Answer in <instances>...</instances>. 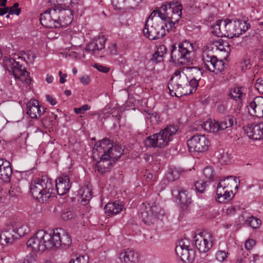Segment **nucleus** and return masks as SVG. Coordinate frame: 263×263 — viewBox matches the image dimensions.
<instances>
[{"mask_svg":"<svg viewBox=\"0 0 263 263\" xmlns=\"http://www.w3.org/2000/svg\"><path fill=\"white\" fill-rule=\"evenodd\" d=\"M105 47V40L102 37L93 41L87 44L85 50L95 54L97 51L103 49Z\"/></svg>","mask_w":263,"mask_h":263,"instance_id":"28","label":"nucleus"},{"mask_svg":"<svg viewBox=\"0 0 263 263\" xmlns=\"http://www.w3.org/2000/svg\"><path fill=\"white\" fill-rule=\"evenodd\" d=\"M171 79H173L174 81L178 83L181 84L182 86L187 89H192L193 88L190 85V80L185 74L182 73L180 70H176Z\"/></svg>","mask_w":263,"mask_h":263,"instance_id":"26","label":"nucleus"},{"mask_svg":"<svg viewBox=\"0 0 263 263\" xmlns=\"http://www.w3.org/2000/svg\"><path fill=\"white\" fill-rule=\"evenodd\" d=\"M45 97L47 101L51 105H54L57 104V102L56 100L49 95H46Z\"/></svg>","mask_w":263,"mask_h":263,"instance_id":"58","label":"nucleus"},{"mask_svg":"<svg viewBox=\"0 0 263 263\" xmlns=\"http://www.w3.org/2000/svg\"><path fill=\"white\" fill-rule=\"evenodd\" d=\"M21 9L17 8L16 9H13L11 7V11H9V14H16L18 15L21 13Z\"/></svg>","mask_w":263,"mask_h":263,"instance_id":"60","label":"nucleus"},{"mask_svg":"<svg viewBox=\"0 0 263 263\" xmlns=\"http://www.w3.org/2000/svg\"><path fill=\"white\" fill-rule=\"evenodd\" d=\"M66 10L62 5L58 4L48 9L41 14L40 23L47 28H57L70 24L71 20L68 16H65Z\"/></svg>","mask_w":263,"mask_h":263,"instance_id":"4","label":"nucleus"},{"mask_svg":"<svg viewBox=\"0 0 263 263\" xmlns=\"http://www.w3.org/2000/svg\"><path fill=\"white\" fill-rule=\"evenodd\" d=\"M111 3L115 9L126 8L125 0H111Z\"/></svg>","mask_w":263,"mask_h":263,"instance_id":"44","label":"nucleus"},{"mask_svg":"<svg viewBox=\"0 0 263 263\" xmlns=\"http://www.w3.org/2000/svg\"><path fill=\"white\" fill-rule=\"evenodd\" d=\"M243 105V102H234V103L232 105L231 110L232 114L229 115V116H234L236 117L237 122L242 117V108Z\"/></svg>","mask_w":263,"mask_h":263,"instance_id":"32","label":"nucleus"},{"mask_svg":"<svg viewBox=\"0 0 263 263\" xmlns=\"http://www.w3.org/2000/svg\"><path fill=\"white\" fill-rule=\"evenodd\" d=\"M27 113L32 119H37L45 111L44 107L41 109L39 102L35 100L29 101L27 104Z\"/></svg>","mask_w":263,"mask_h":263,"instance_id":"23","label":"nucleus"},{"mask_svg":"<svg viewBox=\"0 0 263 263\" xmlns=\"http://www.w3.org/2000/svg\"><path fill=\"white\" fill-rule=\"evenodd\" d=\"M226 191H228V190H227L226 188L224 187V186H223L221 184H220V183L219 182L217 187L216 195H221V194L224 193V192H226ZM229 191H230V190H229Z\"/></svg>","mask_w":263,"mask_h":263,"instance_id":"55","label":"nucleus"},{"mask_svg":"<svg viewBox=\"0 0 263 263\" xmlns=\"http://www.w3.org/2000/svg\"><path fill=\"white\" fill-rule=\"evenodd\" d=\"M72 242L69 234L62 228H57L48 233L39 230L27 242L28 248L34 252L45 250H53L59 247L67 248Z\"/></svg>","mask_w":263,"mask_h":263,"instance_id":"2","label":"nucleus"},{"mask_svg":"<svg viewBox=\"0 0 263 263\" xmlns=\"http://www.w3.org/2000/svg\"><path fill=\"white\" fill-rule=\"evenodd\" d=\"M168 88L171 96L180 97L182 96L189 95L195 92V90L187 89L178 83L173 79H171L168 83Z\"/></svg>","mask_w":263,"mask_h":263,"instance_id":"17","label":"nucleus"},{"mask_svg":"<svg viewBox=\"0 0 263 263\" xmlns=\"http://www.w3.org/2000/svg\"><path fill=\"white\" fill-rule=\"evenodd\" d=\"M163 8L162 10L165 11L164 16H162L161 25H164V29L166 28L168 32L181 18L183 7L178 2H172L165 5Z\"/></svg>","mask_w":263,"mask_h":263,"instance_id":"7","label":"nucleus"},{"mask_svg":"<svg viewBox=\"0 0 263 263\" xmlns=\"http://www.w3.org/2000/svg\"><path fill=\"white\" fill-rule=\"evenodd\" d=\"M203 175L209 183L214 180V173L213 169L211 167H206L203 170Z\"/></svg>","mask_w":263,"mask_h":263,"instance_id":"40","label":"nucleus"},{"mask_svg":"<svg viewBox=\"0 0 263 263\" xmlns=\"http://www.w3.org/2000/svg\"><path fill=\"white\" fill-rule=\"evenodd\" d=\"M143 31L144 36L151 40L161 38L166 34L164 25L149 21H146Z\"/></svg>","mask_w":263,"mask_h":263,"instance_id":"10","label":"nucleus"},{"mask_svg":"<svg viewBox=\"0 0 263 263\" xmlns=\"http://www.w3.org/2000/svg\"><path fill=\"white\" fill-rule=\"evenodd\" d=\"M143 0H125L126 9H136Z\"/></svg>","mask_w":263,"mask_h":263,"instance_id":"43","label":"nucleus"},{"mask_svg":"<svg viewBox=\"0 0 263 263\" xmlns=\"http://www.w3.org/2000/svg\"><path fill=\"white\" fill-rule=\"evenodd\" d=\"M187 145L191 152L202 153L208 149L210 141L204 135H196L187 141Z\"/></svg>","mask_w":263,"mask_h":263,"instance_id":"11","label":"nucleus"},{"mask_svg":"<svg viewBox=\"0 0 263 263\" xmlns=\"http://www.w3.org/2000/svg\"><path fill=\"white\" fill-rule=\"evenodd\" d=\"M228 106L226 103H220L217 105V110L218 112L224 114L227 112Z\"/></svg>","mask_w":263,"mask_h":263,"instance_id":"50","label":"nucleus"},{"mask_svg":"<svg viewBox=\"0 0 263 263\" xmlns=\"http://www.w3.org/2000/svg\"><path fill=\"white\" fill-rule=\"evenodd\" d=\"M124 206L121 202L118 201L114 202H108L104 208L105 212L107 215H116L119 213Z\"/></svg>","mask_w":263,"mask_h":263,"instance_id":"27","label":"nucleus"},{"mask_svg":"<svg viewBox=\"0 0 263 263\" xmlns=\"http://www.w3.org/2000/svg\"><path fill=\"white\" fill-rule=\"evenodd\" d=\"M53 76L49 75V74L47 75L46 81L47 83H48V84L51 83L53 82Z\"/></svg>","mask_w":263,"mask_h":263,"instance_id":"62","label":"nucleus"},{"mask_svg":"<svg viewBox=\"0 0 263 263\" xmlns=\"http://www.w3.org/2000/svg\"><path fill=\"white\" fill-rule=\"evenodd\" d=\"M217 59V57L214 55L204 53L202 55V61L204 67L211 71Z\"/></svg>","mask_w":263,"mask_h":263,"instance_id":"31","label":"nucleus"},{"mask_svg":"<svg viewBox=\"0 0 263 263\" xmlns=\"http://www.w3.org/2000/svg\"><path fill=\"white\" fill-rule=\"evenodd\" d=\"M249 114L251 116L260 117L263 110V97L257 96L247 106Z\"/></svg>","mask_w":263,"mask_h":263,"instance_id":"19","label":"nucleus"},{"mask_svg":"<svg viewBox=\"0 0 263 263\" xmlns=\"http://www.w3.org/2000/svg\"><path fill=\"white\" fill-rule=\"evenodd\" d=\"M67 74L66 73H64L63 75L60 77V83L61 84L64 83L66 81Z\"/></svg>","mask_w":263,"mask_h":263,"instance_id":"63","label":"nucleus"},{"mask_svg":"<svg viewBox=\"0 0 263 263\" xmlns=\"http://www.w3.org/2000/svg\"><path fill=\"white\" fill-rule=\"evenodd\" d=\"M255 86L259 93H263V79L259 78L257 79Z\"/></svg>","mask_w":263,"mask_h":263,"instance_id":"49","label":"nucleus"},{"mask_svg":"<svg viewBox=\"0 0 263 263\" xmlns=\"http://www.w3.org/2000/svg\"><path fill=\"white\" fill-rule=\"evenodd\" d=\"M202 127L209 133H215L220 130L219 122L210 119L201 125Z\"/></svg>","mask_w":263,"mask_h":263,"instance_id":"30","label":"nucleus"},{"mask_svg":"<svg viewBox=\"0 0 263 263\" xmlns=\"http://www.w3.org/2000/svg\"><path fill=\"white\" fill-rule=\"evenodd\" d=\"M208 185L207 181L201 180L196 181L194 184L195 190L200 193H204Z\"/></svg>","mask_w":263,"mask_h":263,"instance_id":"41","label":"nucleus"},{"mask_svg":"<svg viewBox=\"0 0 263 263\" xmlns=\"http://www.w3.org/2000/svg\"><path fill=\"white\" fill-rule=\"evenodd\" d=\"M228 98L233 100L235 102H243L246 98L245 89L241 86L232 87L228 93Z\"/></svg>","mask_w":263,"mask_h":263,"instance_id":"22","label":"nucleus"},{"mask_svg":"<svg viewBox=\"0 0 263 263\" xmlns=\"http://www.w3.org/2000/svg\"><path fill=\"white\" fill-rule=\"evenodd\" d=\"M119 258L125 263H135L138 261V254L134 250L127 249L120 253Z\"/></svg>","mask_w":263,"mask_h":263,"instance_id":"25","label":"nucleus"},{"mask_svg":"<svg viewBox=\"0 0 263 263\" xmlns=\"http://www.w3.org/2000/svg\"><path fill=\"white\" fill-rule=\"evenodd\" d=\"M194 51L193 44L187 41H184L172 46L170 61L180 65H188L192 63L191 55Z\"/></svg>","mask_w":263,"mask_h":263,"instance_id":"6","label":"nucleus"},{"mask_svg":"<svg viewBox=\"0 0 263 263\" xmlns=\"http://www.w3.org/2000/svg\"><path fill=\"white\" fill-rule=\"evenodd\" d=\"M245 134L254 140L263 139V122L251 123L243 127Z\"/></svg>","mask_w":263,"mask_h":263,"instance_id":"16","label":"nucleus"},{"mask_svg":"<svg viewBox=\"0 0 263 263\" xmlns=\"http://www.w3.org/2000/svg\"><path fill=\"white\" fill-rule=\"evenodd\" d=\"M152 61L156 63L161 62L163 60V57L161 54L158 53L156 51L152 55Z\"/></svg>","mask_w":263,"mask_h":263,"instance_id":"51","label":"nucleus"},{"mask_svg":"<svg viewBox=\"0 0 263 263\" xmlns=\"http://www.w3.org/2000/svg\"><path fill=\"white\" fill-rule=\"evenodd\" d=\"M178 130L177 125H167L158 133L147 137L144 141L145 145L147 147H164L172 141Z\"/></svg>","mask_w":263,"mask_h":263,"instance_id":"5","label":"nucleus"},{"mask_svg":"<svg viewBox=\"0 0 263 263\" xmlns=\"http://www.w3.org/2000/svg\"><path fill=\"white\" fill-rule=\"evenodd\" d=\"M246 222L253 229H257L261 224V220L253 216L248 218Z\"/></svg>","mask_w":263,"mask_h":263,"instance_id":"42","label":"nucleus"},{"mask_svg":"<svg viewBox=\"0 0 263 263\" xmlns=\"http://www.w3.org/2000/svg\"><path fill=\"white\" fill-rule=\"evenodd\" d=\"M8 63L10 64V68L12 74L16 80L20 81L28 85L31 83V79L25 68H23L22 65L19 62L15 61L13 59L10 58Z\"/></svg>","mask_w":263,"mask_h":263,"instance_id":"13","label":"nucleus"},{"mask_svg":"<svg viewBox=\"0 0 263 263\" xmlns=\"http://www.w3.org/2000/svg\"><path fill=\"white\" fill-rule=\"evenodd\" d=\"M90 109V106L87 104H84L79 108H74L73 110L77 114H83L85 111Z\"/></svg>","mask_w":263,"mask_h":263,"instance_id":"47","label":"nucleus"},{"mask_svg":"<svg viewBox=\"0 0 263 263\" xmlns=\"http://www.w3.org/2000/svg\"><path fill=\"white\" fill-rule=\"evenodd\" d=\"M75 216L74 213L72 211L63 212L62 213V218L64 220H68L71 219Z\"/></svg>","mask_w":263,"mask_h":263,"instance_id":"48","label":"nucleus"},{"mask_svg":"<svg viewBox=\"0 0 263 263\" xmlns=\"http://www.w3.org/2000/svg\"><path fill=\"white\" fill-rule=\"evenodd\" d=\"M181 171L180 169L173 168L169 170L166 174V178L168 181H174L180 177Z\"/></svg>","mask_w":263,"mask_h":263,"instance_id":"37","label":"nucleus"},{"mask_svg":"<svg viewBox=\"0 0 263 263\" xmlns=\"http://www.w3.org/2000/svg\"><path fill=\"white\" fill-rule=\"evenodd\" d=\"M237 119L234 116H227L223 120L219 122L220 130H224L236 125Z\"/></svg>","mask_w":263,"mask_h":263,"instance_id":"29","label":"nucleus"},{"mask_svg":"<svg viewBox=\"0 0 263 263\" xmlns=\"http://www.w3.org/2000/svg\"><path fill=\"white\" fill-rule=\"evenodd\" d=\"M234 21L236 24V27H238L239 28L237 30L238 36L240 34L245 33L250 27L249 23H248L246 21L234 19Z\"/></svg>","mask_w":263,"mask_h":263,"instance_id":"36","label":"nucleus"},{"mask_svg":"<svg viewBox=\"0 0 263 263\" xmlns=\"http://www.w3.org/2000/svg\"><path fill=\"white\" fill-rule=\"evenodd\" d=\"M227 254L224 251H218L216 253L215 256L217 260L220 262L223 261L227 257Z\"/></svg>","mask_w":263,"mask_h":263,"instance_id":"46","label":"nucleus"},{"mask_svg":"<svg viewBox=\"0 0 263 263\" xmlns=\"http://www.w3.org/2000/svg\"><path fill=\"white\" fill-rule=\"evenodd\" d=\"M16 228L14 222H8L0 234V242L2 245H12L17 238L15 233Z\"/></svg>","mask_w":263,"mask_h":263,"instance_id":"14","label":"nucleus"},{"mask_svg":"<svg viewBox=\"0 0 263 263\" xmlns=\"http://www.w3.org/2000/svg\"><path fill=\"white\" fill-rule=\"evenodd\" d=\"M233 197V193H231L230 191H226L224 193H222L221 195H217L216 200L218 202L225 203L231 200Z\"/></svg>","mask_w":263,"mask_h":263,"instance_id":"38","label":"nucleus"},{"mask_svg":"<svg viewBox=\"0 0 263 263\" xmlns=\"http://www.w3.org/2000/svg\"><path fill=\"white\" fill-rule=\"evenodd\" d=\"M235 28L236 24L234 19L219 20L212 26V32L217 36H224L232 39L235 36H238Z\"/></svg>","mask_w":263,"mask_h":263,"instance_id":"8","label":"nucleus"},{"mask_svg":"<svg viewBox=\"0 0 263 263\" xmlns=\"http://www.w3.org/2000/svg\"><path fill=\"white\" fill-rule=\"evenodd\" d=\"M175 252L178 256L180 258L182 263H192L194 259V253L192 249H189V246L185 245L181 240L176 246Z\"/></svg>","mask_w":263,"mask_h":263,"instance_id":"15","label":"nucleus"},{"mask_svg":"<svg viewBox=\"0 0 263 263\" xmlns=\"http://www.w3.org/2000/svg\"><path fill=\"white\" fill-rule=\"evenodd\" d=\"M79 194L82 199V203L84 204H86L92 198L91 190L88 186L82 187Z\"/></svg>","mask_w":263,"mask_h":263,"instance_id":"34","label":"nucleus"},{"mask_svg":"<svg viewBox=\"0 0 263 263\" xmlns=\"http://www.w3.org/2000/svg\"><path fill=\"white\" fill-rule=\"evenodd\" d=\"M166 50H167L166 48L164 45H160L158 47L157 50L156 51V52L158 53L161 54V55L162 57H163V55L165 54H166Z\"/></svg>","mask_w":263,"mask_h":263,"instance_id":"56","label":"nucleus"},{"mask_svg":"<svg viewBox=\"0 0 263 263\" xmlns=\"http://www.w3.org/2000/svg\"><path fill=\"white\" fill-rule=\"evenodd\" d=\"M11 7H5V8H2V10L4 13V14L5 15L8 12H9L11 11Z\"/></svg>","mask_w":263,"mask_h":263,"instance_id":"64","label":"nucleus"},{"mask_svg":"<svg viewBox=\"0 0 263 263\" xmlns=\"http://www.w3.org/2000/svg\"><path fill=\"white\" fill-rule=\"evenodd\" d=\"M93 67L96 68L99 71L103 72L104 73H107L109 70V68L107 67L104 66L99 64H95L93 65Z\"/></svg>","mask_w":263,"mask_h":263,"instance_id":"53","label":"nucleus"},{"mask_svg":"<svg viewBox=\"0 0 263 263\" xmlns=\"http://www.w3.org/2000/svg\"><path fill=\"white\" fill-rule=\"evenodd\" d=\"M165 215V212L161 207L154 203L152 205L148 204L145 209L142 210L140 218L145 224L150 225L155 223L158 219L162 220Z\"/></svg>","mask_w":263,"mask_h":263,"instance_id":"9","label":"nucleus"},{"mask_svg":"<svg viewBox=\"0 0 263 263\" xmlns=\"http://www.w3.org/2000/svg\"><path fill=\"white\" fill-rule=\"evenodd\" d=\"M80 81L83 85H87L90 81V79L88 76H84L80 78Z\"/></svg>","mask_w":263,"mask_h":263,"instance_id":"59","label":"nucleus"},{"mask_svg":"<svg viewBox=\"0 0 263 263\" xmlns=\"http://www.w3.org/2000/svg\"><path fill=\"white\" fill-rule=\"evenodd\" d=\"M216 46L217 47L218 49L220 51L225 50V49L224 48L223 44L224 42L222 41V43L221 42L219 41L216 43Z\"/></svg>","mask_w":263,"mask_h":263,"instance_id":"61","label":"nucleus"},{"mask_svg":"<svg viewBox=\"0 0 263 263\" xmlns=\"http://www.w3.org/2000/svg\"><path fill=\"white\" fill-rule=\"evenodd\" d=\"M20 192L17 187L11 186L9 191V195L10 197H14L17 196Z\"/></svg>","mask_w":263,"mask_h":263,"instance_id":"54","label":"nucleus"},{"mask_svg":"<svg viewBox=\"0 0 263 263\" xmlns=\"http://www.w3.org/2000/svg\"><path fill=\"white\" fill-rule=\"evenodd\" d=\"M165 5L162 6L160 10H154L153 11L150 15L148 16L146 21H153L155 23L161 22L162 20V16H164L165 11H163L162 9L164 8Z\"/></svg>","mask_w":263,"mask_h":263,"instance_id":"33","label":"nucleus"},{"mask_svg":"<svg viewBox=\"0 0 263 263\" xmlns=\"http://www.w3.org/2000/svg\"><path fill=\"white\" fill-rule=\"evenodd\" d=\"M239 180L236 177L233 176H229L222 179H220L219 182L227 190H230L231 193H233L232 188L234 187L235 190L237 191L239 187Z\"/></svg>","mask_w":263,"mask_h":263,"instance_id":"24","label":"nucleus"},{"mask_svg":"<svg viewBox=\"0 0 263 263\" xmlns=\"http://www.w3.org/2000/svg\"><path fill=\"white\" fill-rule=\"evenodd\" d=\"M92 152L95 156L100 158L96 168L101 174L108 171L110 166L122 154L121 148L117 145L114 146L112 143L107 138L97 142L94 145Z\"/></svg>","mask_w":263,"mask_h":263,"instance_id":"3","label":"nucleus"},{"mask_svg":"<svg viewBox=\"0 0 263 263\" xmlns=\"http://www.w3.org/2000/svg\"><path fill=\"white\" fill-rule=\"evenodd\" d=\"M70 186L69 178L67 176L59 177L56 180L55 184L51 179L43 177L31 182L30 191L36 201L41 203H46L55 196L56 193L59 195L66 194Z\"/></svg>","mask_w":263,"mask_h":263,"instance_id":"1","label":"nucleus"},{"mask_svg":"<svg viewBox=\"0 0 263 263\" xmlns=\"http://www.w3.org/2000/svg\"><path fill=\"white\" fill-rule=\"evenodd\" d=\"M254 245L255 242L253 239H249L246 241L245 246L247 250H250Z\"/></svg>","mask_w":263,"mask_h":263,"instance_id":"57","label":"nucleus"},{"mask_svg":"<svg viewBox=\"0 0 263 263\" xmlns=\"http://www.w3.org/2000/svg\"><path fill=\"white\" fill-rule=\"evenodd\" d=\"M12 170L9 161L0 158V180L5 182L10 181Z\"/></svg>","mask_w":263,"mask_h":263,"instance_id":"21","label":"nucleus"},{"mask_svg":"<svg viewBox=\"0 0 263 263\" xmlns=\"http://www.w3.org/2000/svg\"><path fill=\"white\" fill-rule=\"evenodd\" d=\"M172 195L179 199L181 204L188 206L192 202L191 196L189 192L183 189H181L179 186L174 187L172 190Z\"/></svg>","mask_w":263,"mask_h":263,"instance_id":"20","label":"nucleus"},{"mask_svg":"<svg viewBox=\"0 0 263 263\" xmlns=\"http://www.w3.org/2000/svg\"><path fill=\"white\" fill-rule=\"evenodd\" d=\"M213 237L207 232H202L194 237L195 245L201 253H206L213 246Z\"/></svg>","mask_w":263,"mask_h":263,"instance_id":"12","label":"nucleus"},{"mask_svg":"<svg viewBox=\"0 0 263 263\" xmlns=\"http://www.w3.org/2000/svg\"><path fill=\"white\" fill-rule=\"evenodd\" d=\"M12 222H14L15 228H16L15 233L17 237L18 236L23 237L29 232L30 229L27 225L21 223H16L14 221Z\"/></svg>","mask_w":263,"mask_h":263,"instance_id":"35","label":"nucleus"},{"mask_svg":"<svg viewBox=\"0 0 263 263\" xmlns=\"http://www.w3.org/2000/svg\"><path fill=\"white\" fill-rule=\"evenodd\" d=\"M238 208L234 205H230L226 209V213L227 215L229 216L233 215L235 214L236 210Z\"/></svg>","mask_w":263,"mask_h":263,"instance_id":"52","label":"nucleus"},{"mask_svg":"<svg viewBox=\"0 0 263 263\" xmlns=\"http://www.w3.org/2000/svg\"><path fill=\"white\" fill-rule=\"evenodd\" d=\"M224 69V63L222 60H219L217 59L215 62L213 68L211 72H213L216 74H218L222 71Z\"/></svg>","mask_w":263,"mask_h":263,"instance_id":"39","label":"nucleus"},{"mask_svg":"<svg viewBox=\"0 0 263 263\" xmlns=\"http://www.w3.org/2000/svg\"><path fill=\"white\" fill-rule=\"evenodd\" d=\"M89 257L87 255H81L71 259L69 263H88Z\"/></svg>","mask_w":263,"mask_h":263,"instance_id":"45","label":"nucleus"},{"mask_svg":"<svg viewBox=\"0 0 263 263\" xmlns=\"http://www.w3.org/2000/svg\"><path fill=\"white\" fill-rule=\"evenodd\" d=\"M189 72L190 85L193 90H197L199 85V81L201 80L203 70L198 67H188Z\"/></svg>","mask_w":263,"mask_h":263,"instance_id":"18","label":"nucleus"}]
</instances>
